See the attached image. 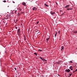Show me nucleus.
I'll return each instance as SVG.
<instances>
[{"mask_svg": "<svg viewBox=\"0 0 77 77\" xmlns=\"http://www.w3.org/2000/svg\"><path fill=\"white\" fill-rule=\"evenodd\" d=\"M6 20H8V19H10V15L9 14H7L5 18Z\"/></svg>", "mask_w": 77, "mask_h": 77, "instance_id": "1", "label": "nucleus"}, {"mask_svg": "<svg viewBox=\"0 0 77 77\" xmlns=\"http://www.w3.org/2000/svg\"><path fill=\"white\" fill-rule=\"evenodd\" d=\"M50 39V36H47L46 37V42L47 43L48 42V40Z\"/></svg>", "mask_w": 77, "mask_h": 77, "instance_id": "2", "label": "nucleus"}, {"mask_svg": "<svg viewBox=\"0 0 77 77\" xmlns=\"http://www.w3.org/2000/svg\"><path fill=\"white\" fill-rule=\"evenodd\" d=\"M17 33L18 35H20V28H19L17 30Z\"/></svg>", "mask_w": 77, "mask_h": 77, "instance_id": "3", "label": "nucleus"}, {"mask_svg": "<svg viewBox=\"0 0 77 77\" xmlns=\"http://www.w3.org/2000/svg\"><path fill=\"white\" fill-rule=\"evenodd\" d=\"M50 13L51 14V15H54V14H55V12L53 11H51L50 12Z\"/></svg>", "mask_w": 77, "mask_h": 77, "instance_id": "4", "label": "nucleus"}, {"mask_svg": "<svg viewBox=\"0 0 77 77\" xmlns=\"http://www.w3.org/2000/svg\"><path fill=\"white\" fill-rule=\"evenodd\" d=\"M66 72H69L70 71V70L69 69H66L65 70Z\"/></svg>", "mask_w": 77, "mask_h": 77, "instance_id": "5", "label": "nucleus"}, {"mask_svg": "<svg viewBox=\"0 0 77 77\" xmlns=\"http://www.w3.org/2000/svg\"><path fill=\"white\" fill-rule=\"evenodd\" d=\"M32 10H33V11H34L35 10V11H37V8H36L35 7H34L32 8Z\"/></svg>", "mask_w": 77, "mask_h": 77, "instance_id": "6", "label": "nucleus"}, {"mask_svg": "<svg viewBox=\"0 0 77 77\" xmlns=\"http://www.w3.org/2000/svg\"><path fill=\"white\" fill-rule=\"evenodd\" d=\"M69 68L71 70H72V71L73 70V67L72 66H70L69 67Z\"/></svg>", "mask_w": 77, "mask_h": 77, "instance_id": "7", "label": "nucleus"}, {"mask_svg": "<svg viewBox=\"0 0 77 77\" xmlns=\"http://www.w3.org/2000/svg\"><path fill=\"white\" fill-rule=\"evenodd\" d=\"M23 5L24 6H26V4L25 2H23L22 3Z\"/></svg>", "mask_w": 77, "mask_h": 77, "instance_id": "8", "label": "nucleus"}, {"mask_svg": "<svg viewBox=\"0 0 77 77\" xmlns=\"http://www.w3.org/2000/svg\"><path fill=\"white\" fill-rule=\"evenodd\" d=\"M39 58H40V59H42V60H44V59H42V57H39Z\"/></svg>", "mask_w": 77, "mask_h": 77, "instance_id": "9", "label": "nucleus"}, {"mask_svg": "<svg viewBox=\"0 0 77 77\" xmlns=\"http://www.w3.org/2000/svg\"><path fill=\"white\" fill-rule=\"evenodd\" d=\"M61 51H63V49H64V48H63V46H62L61 47Z\"/></svg>", "mask_w": 77, "mask_h": 77, "instance_id": "10", "label": "nucleus"}, {"mask_svg": "<svg viewBox=\"0 0 77 77\" xmlns=\"http://www.w3.org/2000/svg\"><path fill=\"white\" fill-rule=\"evenodd\" d=\"M68 7H69V5H66L65 7V8H68Z\"/></svg>", "mask_w": 77, "mask_h": 77, "instance_id": "11", "label": "nucleus"}, {"mask_svg": "<svg viewBox=\"0 0 77 77\" xmlns=\"http://www.w3.org/2000/svg\"><path fill=\"white\" fill-rule=\"evenodd\" d=\"M45 5L47 7H48V6H49L48 5H47L46 4H45Z\"/></svg>", "mask_w": 77, "mask_h": 77, "instance_id": "12", "label": "nucleus"}, {"mask_svg": "<svg viewBox=\"0 0 77 77\" xmlns=\"http://www.w3.org/2000/svg\"><path fill=\"white\" fill-rule=\"evenodd\" d=\"M72 8H67V11H69V10H72Z\"/></svg>", "mask_w": 77, "mask_h": 77, "instance_id": "13", "label": "nucleus"}, {"mask_svg": "<svg viewBox=\"0 0 77 77\" xmlns=\"http://www.w3.org/2000/svg\"><path fill=\"white\" fill-rule=\"evenodd\" d=\"M60 63V61H58L56 63V64H59Z\"/></svg>", "mask_w": 77, "mask_h": 77, "instance_id": "14", "label": "nucleus"}, {"mask_svg": "<svg viewBox=\"0 0 77 77\" xmlns=\"http://www.w3.org/2000/svg\"><path fill=\"white\" fill-rule=\"evenodd\" d=\"M19 11H21L22 10V9L21 8L19 7Z\"/></svg>", "mask_w": 77, "mask_h": 77, "instance_id": "15", "label": "nucleus"}, {"mask_svg": "<svg viewBox=\"0 0 77 77\" xmlns=\"http://www.w3.org/2000/svg\"><path fill=\"white\" fill-rule=\"evenodd\" d=\"M24 39L25 41H26V36L25 35L24 36Z\"/></svg>", "mask_w": 77, "mask_h": 77, "instance_id": "16", "label": "nucleus"}, {"mask_svg": "<svg viewBox=\"0 0 77 77\" xmlns=\"http://www.w3.org/2000/svg\"><path fill=\"white\" fill-rule=\"evenodd\" d=\"M34 54H35V55H36V56H37L38 55L37 54V53H34Z\"/></svg>", "mask_w": 77, "mask_h": 77, "instance_id": "17", "label": "nucleus"}, {"mask_svg": "<svg viewBox=\"0 0 77 77\" xmlns=\"http://www.w3.org/2000/svg\"><path fill=\"white\" fill-rule=\"evenodd\" d=\"M2 2H4V3H6V1L4 0V1H3Z\"/></svg>", "mask_w": 77, "mask_h": 77, "instance_id": "18", "label": "nucleus"}, {"mask_svg": "<svg viewBox=\"0 0 77 77\" xmlns=\"http://www.w3.org/2000/svg\"><path fill=\"white\" fill-rule=\"evenodd\" d=\"M38 51H40V52L42 51L41 49H39V50H38Z\"/></svg>", "mask_w": 77, "mask_h": 77, "instance_id": "19", "label": "nucleus"}, {"mask_svg": "<svg viewBox=\"0 0 77 77\" xmlns=\"http://www.w3.org/2000/svg\"><path fill=\"white\" fill-rule=\"evenodd\" d=\"M72 73H70V74H69V76H71V75H72Z\"/></svg>", "mask_w": 77, "mask_h": 77, "instance_id": "20", "label": "nucleus"}, {"mask_svg": "<svg viewBox=\"0 0 77 77\" xmlns=\"http://www.w3.org/2000/svg\"><path fill=\"white\" fill-rule=\"evenodd\" d=\"M38 23H39V21H37V22L36 23V24H38Z\"/></svg>", "mask_w": 77, "mask_h": 77, "instance_id": "21", "label": "nucleus"}, {"mask_svg": "<svg viewBox=\"0 0 77 77\" xmlns=\"http://www.w3.org/2000/svg\"><path fill=\"white\" fill-rule=\"evenodd\" d=\"M69 62H70V63H72V61H70Z\"/></svg>", "mask_w": 77, "mask_h": 77, "instance_id": "22", "label": "nucleus"}, {"mask_svg": "<svg viewBox=\"0 0 77 77\" xmlns=\"http://www.w3.org/2000/svg\"><path fill=\"white\" fill-rule=\"evenodd\" d=\"M74 33H77V32H76V31H74Z\"/></svg>", "mask_w": 77, "mask_h": 77, "instance_id": "23", "label": "nucleus"}, {"mask_svg": "<svg viewBox=\"0 0 77 77\" xmlns=\"http://www.w3.org/2000/svg\"><path fill=\"white\" fill-rule=\"evenodd\" d=\"M55 3H56V5H58L57 2H56Z\"/></svg>", "mask_w": 77, "mask_h": 77, "instance_id": "24", "label": "nucleus"}, {"mask_svg": "<svg viewBox=\"0 0 77 77\" xmlns=\"http://www.w3.org/2000/svg\"><path fill=\"white\" fill-rule=\"evenodd\" d=\"M57 34H55V37H56V35H57Z\"/></svg>", "mask_w": 77, "mask_h": 77, "instance_id": "25", "label": "nucleus"}, {"mask_svg": "<svg viewBox=\"0 0 77 77\" xmlns=\"http://www.w3.org/2000/svg\"><path fill=\"white\" fill-rule=\"evenodd\" d=\"M14 69L16 71H17V68H15Z\"/></svg>", "mask_w": 77, "mask_h": 77, "instance_id": "26", "label": "nucleus"}, {"mask_svg": "<svg viewBox=\"0 0 77 77\" xmlns=\"http://www.w3.org/2000/svg\"><path fill=\"white\" fill-rule=\"evenodd\" d=\"M75 72L77 71V69H76L75 70Z\"/></svg>", "mask_w": 77, "mask_h": 77, "instance_id": "27", "label": "nucleus"}, {"mask_svg": "<svg viewBox=\"0 0 77 77\" xmlns=\"http://www.w3.org/2000/svg\"><path fill=\"white\" fill-rule=\"evenodd\" d=\"M63 14H64V13H63L62 14H61V15H63Z\"/></svg>", "mask_w": 77, "mask_h": 77, "instance_id": "28", "label": "nucleus"}, {"mask_svg": "<svg viewBox=\"0 0 77 77\" xmlns=\"http://www.w3.org/2000/svg\"><path fill=\"white\" fill-rule=\"evenodd\" d=\"M15 29H17V27H15Z\"/></svg>", "mask_w": 77, "mask_h": 77, "instance_id": "29", "label": "nucleus"}, {"mask_svg": "<svg viewBox=\"0 0 77 77\" xmlns=\"http://www.w3.org/2000/svg\"><path fill=\"white\" fill-rule=\"evenodd\" d=\"M13 2L14 3H15V2Z\"/></svg>", "mask_w": 77, "mask_h": 77, "instance_id": "30", "label": "nucleus"}, {"mask_svg": "<svg viewBox=\"0 0 77 77\" xmlns=\"http://www.w3.org/2000/svg\"><path fill=\"white\" fill-rule=\"evenodd\" d=\"M74 72H76L75 71H73V72L74 73Z\"/></svg>", "mask_w": 77, "mask_h": 77, "instance_id": "31", "label": "nucleus"}, {"mask_svg": "<svg viewBox=\"0 0 77 77\" xmlns=\"http://www.w3.org/2000/svg\"><path fill=\"white\" fill-rule=\"evenodd\" d=\"M15 20H14V21L15 22Z\"/></svg>", "mask_w": 77, "mask_h": 77, "instance_id": "32", "label": "nucleus"}, {"mask_svg": "<svg viewBox=\"0 0 77 77\" xmlns=\"http://www.w3.org/2000/svg\"><path fill=\"white\" fill-rule=\"evenodd\" d=\"M55 34H57V32H56V33Z\"/></svg>", "mask_w": 77, "mask_h": 77, "instance_id": "33", "label": "nucleus"}, {"mask_svg": "<svg viewBox=\"0 0 77 77\" xmlns=\"http://www.w3.org/2000/svg\"><path fill=\"white\" fill-rule=\"evenodd\" d=\"M3 23H5V21H3Z\"/></svg>", "mask_w": 77, "mask_h": 77, "instance_id": "34", "label": "nucleus"}, {"mask_svg": "<svg viewBox=\"0 0 77 77\" xmlns=\"http://www.w3.org/2000/svg\"><path fill=\"white\" fill-rule=\"evenodd\" d=\"M76 33H77V30L76 31Z\"/></svg>", "mask_w": 77, "mask_h": 77, "instance_id": "35", "label": "nucleus"}, {"mask_svg": "<svg viewBox=\"0 0 77 77\" xmlns=\"http://www.w3.org/2000/svg\"><path fill=\"white\" fill-rule=\"evenodd\" d=\"M60 11H62L60 10Z\"/></svg>", "mask_w": 77, "mask_h": 77, "instance_id": "36", "label": "nucleus"}, {"mask_svg": "<svg viewBox=\"0 0 77 77\" xmlns=\"http://www.w3.org/2000/svg\"><path fill=\"white\" fill-rule=\"evenodd\" d=\"M5 53H6V51H5Z\"/></svg>", "mask_w": 77, "mask_h": 77, "instance_id": "37", "label": "nucleus"}, {"mask_svg": "<svg viewBox=\"0 0 77 77\" xmlns=\"http://www.w3.org/2000/svg\"><path fill=\"white\" fill-rule=\"evenodd\" d=\"M1 53L0 52V54Z\"/></svg>", "mask_w": 77, "mask_h": 77, "instance_id": "38", "label": "nucleus"}, {"mask_svg": "<svg viewBox=\"0 0 77 77\" xmlns=\"http://www.w3.org/2000/svg\"><path fill=\"white\" fill-rule=\"evenodd\" d=\"M8 7H9V6H8Z\"/></svg>", "mask_w": 77, "mask_h": 77, "instance_id": "39", "label": "nucleus"}, {"mask_svg": "<svg viewBox=\"0 0 77 77\" xmlns=\"http://www.w3.org/2000/svg\"><path fill=\"white\" fill-rule=\"evenodd\" d=\"M6 24H7V23H6Z\"/></svg>", "mask_w": 77, "mask_h": 77, "instance_id": "40", "label": "nucleus"}, {"mask_svg": "<svg viewBox=\"0 0 77 77\" xmlns=\"http://www.w3.org/2000/svg\"><path fill=\"white\" fill-rule=\"evenodd\" d=\"M0 23H1V22H0Z\"/></svg>", "mask_w": 77, "mask_h": 77, "instance_id": "41", "label": "nucleus"}]
</instances>
